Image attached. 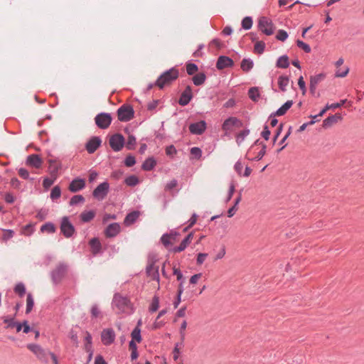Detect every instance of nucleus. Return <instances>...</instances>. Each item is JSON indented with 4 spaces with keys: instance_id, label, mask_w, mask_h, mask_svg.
I'll return each mask as SVG.
<instances>
[{
    "instance_id": "nucleus-12",
    "label": "nucleus",
    "mask_w": 364,
    "mask_h": 364,
    "mask_svg": "<svg viewBox=\"0 0 364 364\" xmlns=\"http://www.w3.org/2000/svg\"><path fill=\"white\" fill-rule=\"evenodd\" d=\"M206 129V123L205 121H200L196 123L190 124L189 130L193 134H202Z\"/></svg>"
},
{
    "instance_id": "nucleus-20",
    "label": "nucleus",
    "mask_w": 364,
    "mask_h": 364,
    "mask_svg": "<svg viewBox=\"0 0 364 364\" xmlns=\"http://www.w3.org/2000/svg\"><path fill=\"white\" fill-rule=\"evenodd\" d=\"M43 164L42 159L36 154H31L26 159V164L32 167L38 168Z\"/></svg>"
},
{
    "instance_id": "nucleus-62",
    "label": "nucleus",
    "mask_w": 364,
    "mask_h": 364,
    "mask_svg": "<svg viewBox=\"0 0 364 364\" xmlns=\"http://www.w3.org/2000/svg\"><path fill=\"white\" fill-rule=\"evenodd\" d=\"M4 199H5L6 202L8 203H12L15 200L14 196L12 194H11L10 193H6Z\"/></svg>"
},
{
    "instance_id": "nucleus-19",
    "label": "nucleus",
    "mask_w": 364,
    "mask_h": 364,
    "mask_svg": "<svg viewBox=\"0 0 364 364\" xmlns=\"http://www.w3.org/2000/svg\"><path fill=\"white\" fill-rule=\"evenodd\" d=\"M159 267L155 265L154 263L150 264L146 268V273L148 276L152 279L159 282Z\"/></svg>"
},
{
    "instance_id": "nucleus-50",
    "label": "nucleus",
    "mask_w": 364,
    "mask_h": 364,
    "mask_svg": "<svg viewBox=\"0 0 364 364\" xmlns=\"http://www.w3.org/2000/svg\"><path fill=\"white\" fill-rule=\"evenodd\" d=\"M159 307V298L156 297V296H154L153 300H152V302H151V306L149 308V310L151 311H156Z\"/></svg>"
},
{
    "instance_id": "nucleus-39",
    "label": "nucleus",
    "mask_w": 364,
    "mask_h": 364,
    "mask_svg": "<svg viewBox=\"0 0 364 364\" xmlns=\"http://www.w3.org/2000/svg\"><path fill=\"white\" fill-rule=\"evenodd\" d=\"M348 73H349L348 67H346L343 69L337 68L336 73H335V76L336 77H344L348 75Z\"/></svg>"
},
{
    "instance_id": "nucleus-64",
    "label": "nucleus",
    "mask_w": 364,
    "mask_h": 364,
    "mask_svg": "<svg viewBox=\"0 0 364 364\" xmlns=\"http://www.w3.org/2000/svg\"><path fill=\"white\" fill-rule=\"evenodd\" d=\"M159 100H154L149 102L147 105V108L149 110H154L159 105Z\"/></svg>"
},
{
    "instance_id": "nucleus-14",
    "label": "nucleus",
    "mask_w": 364,
    "mask_h": 364,
    "mask_svg": "<svg viewBox=\"0 0 364 364\" xmlns=\"http://www.w3.org/2000/svg\"><path fill=\"white\" fill-rule=\"evenodd\" d=\"M192 97L193 95L191 88L190 86H187L185 90L182 92L178 103L182 106H185L189 103L192 99Z\"/></svg>"
},
{
    "instance_id": "nucleus-5",
    "label": "nucleus",
    "mask_w": 364,
    "mask_h": 364,
    "mask_svg": "<svg viewBox=\"0 0 364 364\" xmlns=\"http://www.w3.org/2000/svg\"><path fill=\"white\" fill-rule=\"evenodd\" d=\"M118 119L122 122L129 121L134 115L133 109L128 105H122L117 111Z\"/></svg>"
},
{
    "instance_id": "nucleus-41",
    "label": "nucleus",
    "mask_w": 364,
    "mask_h": 364,
    "mask_svg": "<svg viewBox=\"0 0 364 364\" xmlns=\"http://www.w3.org/2000/svg\"><path fill=\"white\" fill-rule=\"evenodd\" d=\"M252 26V19L250 17H245L242 21V26L244 29L248 30L251 28Z\"/></svg>"
},
{
    "instance_id": "nucleus-44",
    "label": "nucleus",
    "mask_w": 364,
    "mask_h": 364,
    "mask_svg": "<svg viewBox=\"0 0 364 364\" xmlns=\"http://www.w3.org/2000/svg\"><path fill=\"white\" fill-rule=\"evenodd\" d=\"M135 144L136 138L132 135H129L127 139L126 147L129 150L134 149Z\"/></svg>"
},
{
    "instance_id": "nucleus-61",
    "label": "nucleus",
    "mask_w": 364,
    "mask_h": 364,
    "mask_svg": "<svg viewBox=\"0 0 364 364\" xmlns=\"http://www.w3.org/2000/svg\"><path fill=\"white\" fill-rule=\"evenodd\" d=\"M186 306L181 307L176 312V317H178V318L184 317L186 316Z\"/></svg>"
},
{
    "instance_id": "nucleus-42",
    "label": "nucleus",
    "mask_w": 364,
    "mask_h": 364,
    "mask_svg": "<svg viewBox=\"0 0 364 364\" xmlns=\"http://www.w3.org/2000/svg\"><path fill=\"white\" fill-rule=\"evenodd\" d=\"M125 183L130 186H136L139 183L138 178L135 176H131L126 178Z\"/></svg>"
},
{
    "instance_id": "nucleus-24",
    "label": "nucleus",
    "mask_w": 364,
    "mask_h": 364,
    "mask_svg": "<svg viewBox=\"0 0 364 364\" xmlns=\"http://www.w3.org/2000/svg\"><path fill=\"white\" fill-rule=\"evenodd\" d=\"M139 216V212L134 211L129 213L124 220V224L127 226H129L133 224Z\"/></svg>"
},
{
    "instance_id": "nucleus-27",
    "label": "nucleus",
    "mask_w": 364,
    "mask_h": 364,
    "mask_svg": "<svg viewBox=\"0 0 364 364\" xmlns=\"http://www.w3.org/2000/svg\"><path fill=\"white\" fill-rule=\"evenodd\" d=\"M95 216V212L94 210L83 211L80 214V218L85 223H87L92 220Z\"/></svg>"
},
{
    "instance_id": "nucleus-8",
    "label": "nucleus",
    "mask_w": 364,
    "mask_h": 364,
    "mask_svg": "<svg viewBox=\"0 0 364 364\" xmlns=\"http://www.w3.org/2000/svg\"><path fill=\"white\" fill-rule=\"evenodd\" d=\"M109 183L104 182L100 183L93 191V196L99 200H103L108 193Z\"/></svg>"
},
{
    "instance_id": "nucleus-43",
    "label": "nucleus",
    "mask_w": 364,
    "mask_h": 364,
    "mask_svg": "<svg viewBox=\"0 0 364 364\" xmlns=\"http://www.w3.org/2000/svg\"><path fill=\"white\" fill-rule=\"evenodd\" d=\"M61 191L59 186H55L50 193V198L53 200L57 199L60 196Z\"/></svg>"
},
{
    "instance_id": "nucleus-30",
    "label": "nucleus",
    "mask_w": 364,
    "mask_h": 364,
    "mask_svg": "<svg viewBox=\"0 0 364 364\" xmlns=\"http://www.w3.org/2000/svg\"><path fill=\"white\" fill-rule=\"evenodd\" d=\"M289 82V79L287 76H280L278 79V85L280 90L283 92L286 91V88Z\"/></svg>"
},
{
    "instance_id": "nucleus-63",
    "label": "nucleus",
    "mask_w": 364,
    "mask_h": 364,
    "mask_svg": "<svg viewBox=\"0 0 364 364\" xmlns=\"http://www.w3.org/2000/svg\"><path fill=\"white\" fill-rule=\"evenodd\" d=\"M33 232L32 226L31 225H27L23 228V234L26 235H29Z\"/></svg>"
},
{
    "instance_id": "nucleus-37",
    "label": "nucleus",
    "mask_w": 364,
    "mask_h": 364,
    "mask_svg": "<svg viewBox=\"0 0 364 364\" xmlns=\"http://www.w3.org/2000/svg\"><path fill=\"white\" fill-rule=\"evenodd\" d=\"M132 341H136L138 343L141 341V331L138 326H136L132 332Z\"/></svg>"
},
{
    "instance_id": "nucleus-9",
    "label": "nucleus",
    "mask_w": 364,
    "mask_h": 364,
    "mask_svg": "<svg viewBox=\"0 0 364 364\" xmlns=\"http://www.w3.org/2000/svg\"><path fill=\"white\" fill-rule=\"evenodd\" d=\"M95 123L101 129L107 128L112 122V117L109 114L101 113L95 117Z\"/></svg>"
},
{
    "instance_id": "nucleus-40",
    "label": "nucleus",
    "mask_w": 364,
    "mask_h": 364,
    "mask_svg": "<svg viewBox=\"0 0 364 364\" xmlns=\"http://www.w3.org/2000/svg\"><path fill=\"white\" fill-rule=\"evenodd\" d=\"M41 230L43 232L51 233L55 232V228L52 223H46L41 226Z\"/></svg>"
},
{
    "instance_id": "nucleus-21",
    "label": "nucleus",
    "mask_w": 364,
    "mask_h": 364,
    "mask_svg": "<svg viewBox=\"0 0 364 364\" xmlns=\"http://www.w3.org/2000/svg\"><path fill=\"white\" fill-rule=\"evenodd\" d=\"M341 119L342 117L340 114H336L334 115L329 116L323 121V127L325 129L331 127L333 124L337 123Z\"/></svg>"
},
{
    "instance_id": "nucleus-36",
    "label": "nucleus",
    "mask_w": 364,
    "mask_h": 364,
    "mask_svg": "<svg viewBox=\"0 0 364 364\" xmlns=\"http://www.w3.org/2000/svg\"><path fill=\"white\" fill-rule=\"evenodd\" d=\"M34 305V300L31 294H28L26 299V313L28 314L31 311Z\"/></svg>"
},
{
    "instance_id": "nucleus-17",
    "label": "nucleus",
    "mask_w": 364,
    "mask_h": 364,
    "mask_svg": "<svg viewBox=\"0 0 364 364\" xmlns=\"http://www.w3.org/2000/svg\"><path fill=\"white\" fill-rule=\"evenodd\" d=\"M101 144V140L99 137L95 136L90 139L86 144V149L88 153H94Z\"/></svg>"
},
{
    "instance_id": "nucleus-13",
    "label": "nucleus",
    "mask_w": 364,
    "mask_h": 364,
    "mask_svg": "<svg viewBox=\"0 0 364 364\" xmlns=\"http://www.w3.org/2000/svg\"><path fill=\"white\" fill-rule=\"evenodd\" d=\"M121 230L119 223H114L107 226L105 230V234L107 237H113L117 235Z\"/></svg>"
},
{
    "instance_id": "nucleus-58",
    "label": "nucleus",
    "mask_w": 364,
    "mask_h": 364,
    "mask_svg": "<svg viewBox=\"0 0 364 364\" xmlns=\"http://www.w3.org/2000/svg\"><path fill=\"white\" fill-rule=\"evenodd\" d=\"M191 154L196 158H200L201 156V150L198 147H193L191 149Z\"/></svg>"
},
{
    "instance_id": "nucleus-59",
    "label": "nucleus",
    "mask_w": 364,
    "mask_h": 364,
    "mask_svg": "<svg viewBox=\"0 0 364 364\" xmlns=\"http://www.w3.org/2000/svg\"><path fill=\"white\" fill-rule=\"evenodd\" d=\"M18 175L21 178H23L24 179H27L28 178V176H29V173H28V171L26 169H25L23 168H21L18 170Z\"/></svg>"
},
{
    "instance_id": "nucleus-51",
    "label": "nucleus",
    "mask_w": 364,
    "mask_h": 364,
    "mask_svg": "<svg viewBox=\"0 0 364 364\" xmlns=\"http://www.w3.org/2000/svg\"><path fill=\"white\" fill-rule=\"evenodd\" d=\"M276 38L279 41H284L288 38V34L284 30H279Z\"/></svg>"
},
{
    "instance_id": "nucleus-31",
    "label": "nucleus",
    "mask_w": 364,
    "mask_h": 364,
    "mask_svg": "<svg viewBox=\"0 0 364 364\" xmlns=\"http://www.w3.org/2000/svg\"><path fill=\"white\" fill-rule=\"evenodd\" d=\"M289 58L287 55L281 56L277 62V66L280 68H287L289 67Z\"/></svg>"
},
{
    "instance_id": "nucleus-53",
    "label": "nucleus",
    "mask_w": 364,
    "mask_h": 364,
    "mask_svg": "<svg viewBox=\"0 0 364 364\" xmlns=\"http://www.w3.org/2000/svg\"><path fill=\"white\" fill-rule=\"evenodd\" d=\"M249 133H250L249 130H245V131L240 132L237 136V142L239 144L241 143V141L249 134Z\"/></svg>"
},
{
    "instance_id": "nucleus-6",
    "label": "nucleus",
    "mask_w": 364,
    "mask_h": 364,
    "mask_svg": "<svg viewBox=\"0 0 364 364\" xmlns=\"http://www.w3.org/2000/svg\"><path fill=\"white\" fill-rule=\"evenodd\" d=\"M109 145L114 151H120L124 145V138L122 134H115L109 139Z\"/></svg>"
},
{
    "instance_id": "nucleus-56",
    "label": "nucleus",
    "mask_w": 364,
    "mask_h": 364,
    "mask_svg": "<svg viewBox=\"0 0 364 364\" xmlns=\"http://www.w3.org/2000/svg\"><path fill=\"white\" fill-rule=\"evenodd\" d=\"M208 257L207 253H199L197 257V264H202Z\"/></svg>"
},
{
    "instance_id": "nucleus-2",
    "label": "nucleus",
    "mask_w": 364,
    "mask_h": 364,
    "mask_svg": "<svg viewBox=\"0 0 364 364\" xmlns=\"http://www.w3.org/2000/svg\"><path fill=\"white\" fill-rule=\"evenodd\" d=\"M28 349H29L33 353L36 355L37 358L43 363L48 362V357L50 356L53 360L54 364H58V360L56 356L50 351L44 350L40 346L36 344H28Z\"/></svg>"
},
{
    "instance_id": "nucleus-33",
    "label": "nucleus",
    "mask_w": 364,
    "mask_h": 364,
    "mask_svg": "<svg viewBox=\"0 0 364 364\" xmlns=\"http://www.w3.org/2000/svg\"><path fill=\"white\" fill-rule=\"evenodd\" d=\"M156 165V161L153 158L147 159L142 165V168L145 171L151 170Z\"/></svg>"
},
{
    "instance_id": "nucleus-7",
    "label": "nucleus",
    "mask_w": 364,
    "mask_h": 364,
    "mask_svg": "<svg viewBox=\"0 0 364 364\" xmlns=\"http://www.w3.org/2000/svg\"><path fill=\"white\" fill-rule=\"evenodd\" d=\"M240 121L236 117H231L224 122L222 129L225 132V134H228L229 132L233 131L235 127H240Z\"/></svg>"
},
{
    "instance_id": "nucleus-1",
    "label": "nucleus",
    "mask_w": 364,
    "mask_h": 364,
    "mask_svg": "<svg viewBox=\"0 0 364 364\" xmlns=\"http://www.w3.org/2000/svg\"><path fill=\"white\" fill-rule=\"evenodd\" d=\"M112 305L117 314H129L133 312V304L130 300L120 294L114 295Z\"/></svg>"
},
{
    "instance_id": "nucleus-45",
    "label": "nucleus",
    "mask_w": 364,
    "mask_h": 364,
    "mask_svg": "<svg viewBox=\"0 0 364 364\" xmlns=\"http://www.w3.org/2000/svg\"><path fill=\"white\" fill-rule=\"evenodd\" d=\"M265 47V43L262 41H258L255 45V52L259 54L263 53Z\"/></svg>"
},
{
    "instance_id": "nucleus-3",
    "label": "nucleus",
    "mask_w": 364,
    "mask_h": 364,
    "mask_svg": "<svg viewBox=\"0 0 364 364\" xmlns=\"http://www.w3.org/2000/svg\"><path fill=\"white\" fill-rule=\"evenodd\" d=\"M178 77V71L175 68H171L164 73L156 80V85L160 88H164L166 85H170Z\"/></svg>"
},
{
    "instance_id": "nucleus-25",
    "label": "nucleus",
    "mask_w": 364,
    "mask_h": 364,
    "mask_svg": "<svg viewBox=\"0 0 364 364\" xmlns=\"http://www.w3.org/2000/svg\"><path fill=\"white\" fill-rule=\"evenodd\" d=\"M176 234H170V235H164L161 237V242L167 247L168 245H172L174 243L176 240Z\"/></svg>"
},
{
    "instance_id": "nucleus-32",
    "label": "nucleus",
    "mask_w": 364,
    "mask_h": 364,
    "mask_svg": "<svg viewBox=\"0 0 364 364\" xmlns=\"http://www.w3.org/2000/svg\"><path fill=\"white\" fill-rule=\"evenodd\" d=\"M253 62L250 59H243L241 62V68L245 72H248L253 68Z\"/></svg>"
},
{
    "instance_id": "nucleus-49",
    "label": "nucleus",
    "mask_w": 364,
    "mask_h": 364,
    "mask_svg": "<svg viewBox=\"0 0 364 364\" xmlns=\"http://www.w3.org/2000/svg\"><path fill=\"white\" fill-rule=\"evenodd\" d=\"M296 44L298 47L303 49L306 53H310L311 50L310 46L308 44L305 43L304 42L300 40L296 41Z\"/></svg>"
},
{
    "instance_id": "nucleus-23",
    "label": "nucleus",
    "mask_w": 364,
    "mask_h": 364,
    "mask_svg": "<svg viewBox=\"0 0 364 364\" xmlns=\"http://www.w3.org/2000/svg\"><path fill=\"white\" fill-rule=\"evenodd\" d=\"M325 77V75L323 73L311 76L310 77V90L313 92L316 88L317 85L322 81Z\"/></svg>"
},
{
    "instance_id": "nucleus-11",
    "label": "nucleus",
    "mask_w": 364,
    "mask_h": 364,
    "mask_svg": "<svg viewBox=\"0 0 364 364\" xmlns=\"http://www.w3.org/2000/svg\"><path fill=\"white\" fill-rule=\"evenodd\" d=\"M101 339L104 345L108 346L112 343L115 339V333L113 329H104L101 333Z\"/></svg>"
},
{
    "instance_id": "nucleus-4",
    "label": "nucleus",
    "mask_w": 364,
    "mask_h": 364,
    "mask_svg": "<svg viewBox=\"0 0 364 364\" xmlns=\"http://www.w3.org/2000/svg\"><path fill=\"white\" fill-rule=\"evenodd\" d=\"M258 26L259 30L267 36H270L274 33V27L272 20L267 17H261L259 19Z\"/></svg>"
},
{
    "instance_id": "nucleus-52",
    "label": "nucleus",
    "mask_w": 364,
    "mask_h": 364,
    "mask_svg": "<svg viewBox=\"0 0 364 364\" xmlns=\"http://www.w3.org/2000/svg\"><path fill=\"white\" fill-rule=\"evenodd\" d=\"M298 85L302 91V94L305 95L306 92V88L305 82L304 80V77L302 76H300V77L298 80Z\"/></svg>"
},
{
    "instance_id": "nucleus-16",
    "label": "nucleus",
    "mask_w": 364,
    "mask_h": 364,
    "mask_svg": "<svg viewBox=\"0 0 364 364\" xmlns=\"http://www.w3.org/2000/svg\"><path fill=\"white\" fill-rule=\"evenodd\" d=\"M85 186V181L84 179L82 178H76L74 179L69 186V190L75 193L77 192L82 189H83Z\"/></svg>"
},
{
    "instance_id": "nucleus-22",
    "label": "nucleus",
    "mask_w": 364,
    "mask_h": 364,
    "mask_svg": "<svg viewBox=\"0 0 364 364\" xmlns=\"http://www.w3.org/2000/svg\"><path fill=\"white\" fill-rule=\"evenodd\" d=\"M48 163L50 175L52 177H55V178H56L58 172L61 168L60 164L56 160L53 159H50Z\"/></svg>"
},
{
    "instance_id": "nucleus-29",
    "label": "nucleus",
    "mask_w": 364,
    "mask_h": 364,
    "mask_svg": "<svg viewBox=\"0 0 364 364\" xmlns=\"http://www.w3.org/2000/svg\"><path fill=\"white\" fill-rule=\"evenodd\" d=\"M90 245L93 254H97L100 252L101 249V244L98 239L92 238L90 242Z\"/></svg>"
},
{
    "instance_id": "nucleus-26",
    "label": "nucleus",
    "mask_w": 364,
    "mask_h": 364,
    "mask_svg": "<svg viewBox=\"0 0 364 364\" xmlns=\"http://www.w3.org/2000/svg\"><path fill=\"white\" fill-rule=\"evenodd\" d=\"M346 102V100H342L338 103H333V104H331V105H326V106L319 112L318 115L319 116H323L326 112L327 110H328L330 109L338 108L341 106H342L343 105H344Z\"/></svg>"
},
{
    "instance_id": "nucleus-57",
    "label": "nucleus",
    "mask_w": 364,
    "mask_h": 364,
    "mask_svg": "<svg viewBox=\"0 0 364 364\" xmlns=\"http://www.w3.org/2000/svg\"><path fill=\"white\" fill-rule=\"evenodd\" d=\"M53 178H46L43 180V185L46 188H49L54 183L55 177H52Z\"/></svg>"
},
{
    "instance_id": "nucleus-48",
    "label": "nucleus",
    "mask_w": 364,
    "mask_h": 364,
    "mask_svg": "<svg viewBox=\"0 0 364 364\" xmlns=\"http://www.w3.org/2000/svg\"><path fill=\"white\" fill-rule=\"evenodd\" d=\"M84 198L80 196V195H76V196H74L71 199H70V204L71 205H76L79 203H82L84 202Z\"/></svg>"
},
{
    "instance_id": "nucleus-15",
    "label": "nucleus",
    "mask_w": 364,
    "mask_h": 364,
    "mask_svg": "<svg viewBox=\"0 0 364 364\" xmlns=\"http://www.w3.org/2000/svg\"><path fill=\"white\" fill-rule=\"evenodd\" d=\"M193 237V232L189 233L181 242L179 246L173 248V252H181L183 251L191 242Z\"/></svg>"
},
{
    "instance_id": "nucleus-38",
    "label": "nucleus",
    "mask_w": 364,
    "mask_h": 364,
    "mask_svg": "<svg viewBox=\"0 0 364 364\" xmlns=\"http://www.w3.org/2000/svg\"><path fill=\"white\" fill-rule=\"evenodd\" d=\"M15 293L18 294L20 296H23L26 293V288L23 283H18L14 288Z\"/></svg>"
},
{
    "instance_id": "nucleus-10",
    "label": "nucleus",
    "mask_w": 364,
    "mask_h": 364,
    "mask_svg": "<svg viewBox=\"0 0 364 364\" xmlns=\"http://www.w3.org/2000/svg\"><path fill=\"white\" fill-rule=\"evenodd\" d=\"M60 230L66 237H71L75 232L73 225L70 223L67 217H64L62 219Z\"/></svg>"
},
{
    "instance_id": "nucleus-54",
    "label": "nucleus",
    "mask_w": 364,
    "mask_h": 364,
    "mask_svg": "<svg viewBox=\"0 0 364 364\" xmlns=\"http://www.w3.org/2000/svg\"><path fill=\"white\" fill-rule=\"evenodd\" d=\"M14 236V231L11 230H4L2 238L4 240H8Z\"/></svg>"
},
{
    "instance_id": "nucleus-28",
    "label": "nucleus",
    "mask_w": 364,
    "mask_h": 364,
    "mask_svg": "<svg viewBox=\"0 0 364 364\" xmlns=\"http://www.w3.org/2000/svg\"><path fill=\"white\" fill-rule=\"evenodd\" d=\"M293 102L291 100L286 102L275 113V115L282 116L284 115L287 111L291 107Z\"/></svg>"
},
{
    "instance_id": "nucleus-46",
    "label": "nucleus",
    "mask_w": 364,
    "mask_h": 364,
    "mask_svg": "<svg viewBox=\"0 0 364 364\" xmlns=\"http://www.w3.org/2000/svg\"><path fill=\"white\" fill-rule=\"evenodd\" d=\"M186 71L188 75H193L198 71V67L193 63H188L186 65Z\"/></svg>"
},
{
    "instance_id": "nucleus-18",
    "label": "nucleus",
    "mask_w": 364,
    "mask_h": 364,
    "mask_svg": "<svg viewBox=\"0 0 364 364\" xmlns=\"http://www.w3.org/2000/svg\"><path fill=\"white\" fill-rule=\"evenodd\" d=\"M233 61L231 58L227 56H220L218 58L217 61V68L219 70H223L225 68L232 67Z\"/></svg>"
},
{
    "instance_id": "nucleus-55",
    "label": "nucleus",
    "mask_w": 364,
    "mask_h": 364,
    "mask_svg": "<svg viewBox=\"0 0 364 364\" xmlns=\"http://www.w3.org/2000/svg\"><path fill=\"white\" fill-rule=\"evenodd\" d=\"M136 163L135 158L132 156H127L125 159V165L128 167L134 166Z\"/></svg>"
},
{
    "instance_id": "nucleus-47",
    "label": "nucleus",
    "mask_w": 364,
    "mask_h": 364,
    "mask_svg": "<svg viewBox=\"0 0 364 364\" xmlns=\"http://www.w3.org/2000/svg\"><path fill=\"white\" fill-rule=\"evenodd\" d=\"M186 327H187V322L186 320H184L182 322L180 329H179V333H180L181 341H183L185 339Z\"/></svg>"
},
{
    "instance_id": "nucleus-34",
    "label": "nucleus",
    "mask_w": 364,
    "mask_h": 364,
    "mask_svg": "<svg viewBox=\"0 0 364 364\" xmlns=\"http://www.w3.org/2000/svg\"><path fill=\"white\" fill-rule=\"evenodd\" d=\"M205 80V74H203L202 73L196 74L193 77V82L194 85H200L203 84Z\"/></svg>"
},
{
    "instance_id": "nucleus-60",
    "label": "nucleus",
    "mask_w": 364,
    "mask_h": 364,
    "mask_svg": "<svg viewBox=\"0 0 364 364\" xmlns=\"http://www.w3.org/2000/svg\"><path fill=\"white\" fill-rule=\"evenodd\" d=\"M62 277V274L60 270L55 271L53 273V279L55 282H58Z\"/></svg>"
},
{
    "instance_id": "nucleus-35",
    "label": "nucleus",
    "mask_w": 364,
    "mask_h": 364,
    "mask_svg": "<svg viewBox=\"0 0 364 364\" xmlns=\"http://www.w3.org/2000/svg\"><path fill=\"white\" fill-rule=\"evenodd\" d=\"M248 95L252 100L255 102L257 101L259 97L258 89L257 87L250 88L248 92Z\"/></svg>"
}]
</instances>
